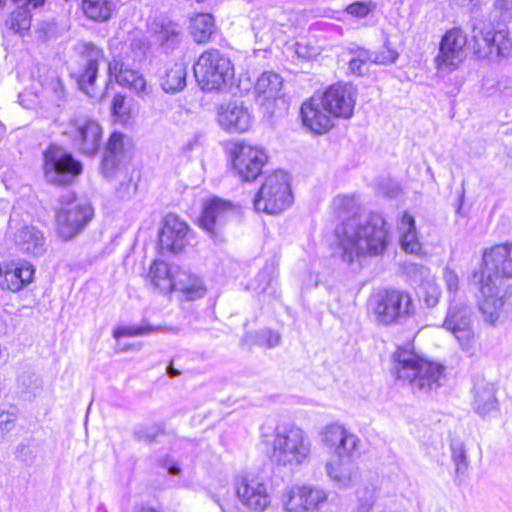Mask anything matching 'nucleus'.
I'll return each instance as SVG.
<instances>
[{"mask_svg":"<svg viewBox=\"0 0 512 512\" xmlns=\"http://www.w3.org/2000/svg\"><path fill=\"white\" fill-rule=\"evenodd\" d=\"M233 490L237 500L249 512H264L272 503L268 483L255 473H243L235 477Z\"/></svg>","mask_w":512,"mask_h":512,"instance_id":"6e6552de","label":"nucleus"},{"mask_svg":"<svg viewBox=\"0 0 512 512\" xmlns=\"http://www.w3.org/2000/svg\"><path fill=\"white\" fill-rule=\"evenodd\" d=\"M275 275L276 266L274 263H267L253 280L252 289L257 293H265L271 286Z\"/></svg>","mask_w":512,"mask_h":512,"instance_id":"79ce46f5","label":"nucleus"},{"mask_svg":"<svg viewBox=\"0 0 512 512\" xmlns=\"http://www.w3.org/2000/svg\"><path fill=\"white\" fill-rule=\"evenodd\" d=\"M135 512H162L157 508L150 505H140L136 508Z\"/></svg>","mask_w":512,"mask_h":512,"instance_id":"4d7b16f0","label":"nucleus"},{"mask_svg":"<svg viewBox=\"0 0 512 512\" xmlns=\"http://www.w3.org/2000/svg\"><path fill=\"white\" fill-rule=\"evenodd\" d=\"M474 277L503 286V280L512 278V244H498L483 253L482 265Z\"/></svg>","mask_w":512,"mask_h":512,"instance_id":"9d476101","label":"nucleus"},{"mask_svg":"<svg viewBox=\"0 0 512 512\" xmlns=\"http://www.w3.org/2000/svg\"><path fill=\"white\" fill-rule=\"evenodd\" d=\"M26 94L24 93H20L18 98H19V103L25 107V108H32L33 104H34V101L33 100H29L27 101L26 99Z\"/></svg>","mask_w":512,"mask_h":512,"instance_id":"6e6d98bb","label":"nucleus"},{"mask_svg":"<svg viewBox=\"0 0 512 512\" xmlns=\"http://www.w3.org/2000/svg\"><path fill=\"white\" fill-rule=\"evenodd\" d=\"M376 320L384 325L400 323L414 311L408 293L398 290H385L375 296L373 308Z\"/></svg>","mask_w":512,"mask_h":512,"instance_id":"9b49d317","label":"nucleus"},{"mask_svg":"<svg viewBox=\"0 0 512 512\" xmlns=\"http://www.w3.org/2000/svg\"><path fill=\"white\" fill-rule=\"evenodd\" d=\"M6 0H0V8H2L5 4Z\"/></svg>","mask_w":512,"mask_h":512,"instance_id":"680f3d73","label":"nucleus"},{"mask_svg":"<svg viewBox=\"0 0 512 512\" xmlns=\"http://www.w3.org/2000/svg\"><path fill=\"white\" fill-rule=\"evenodd\" d=\"M333 207L339 217L353 215L358 211V203L354 195H338L333 200Z\"/></svg>","mask_w":512,"mask_h":512,"instance_id":"37998d69","label":"nucleus"},{"mask_svg":"<svg viewBox=\"0 0 512 512\" xmlns=\"http://www.w3.org/2000/svg\"><path fill=\"white\" fill-rule=\"evenodd\" d=\"M38 81L41 85L40 97L59 107L65 99V89L56 71L47 70L39 75Z\"/></svg>","mask_w":512,"mask_h":512,"instance_id":"473e14b6","label":"nucleus"},{"mask_svg":"<svg viewBox=\"0 0 512 512\" xmlns=\"http://www.w3.org/2000/svg\"><path fill=\"white\" fill-rule=\"evenodd\" d=\"M267 159L262 148L237 143L232 152V168L241 181L252 182L261 174Z\"/></svg>","mask_w":512,"mask_h":512,"instance_id":"4468645a","label":"nucleus"},{"mask_svg":"<svg viewBox=\"0 0 512 512\" xmlns=\"http://www.w3.org/2000/svg\"><path fill=\"white\" fill-rule=\"evenodd\" d=\"M377 8V4L372 1H355L349 4L345 8V12L357 19H364L369 14L374 13Z\"/></svg>","mask_w":512,"mask_h":512,"instance_id":"a18cd8bd","label":"nucleus"},{"mask_svg":"<svg viewBox=\"0 0 512 512\" xmlns=\"http://www.w3.org/2000/svg\"><path fill=\"white\" fill-rule=\"evenodd\" d=\"M34 273V266L28 261H3L0 263V288L18 292L32 282Z\"/></svg>","mask_w":512,"mask_h":512,"instance_id":"aec40b11","label":"nucleus"},{"mask_svg":"<svg viewBox=\"0 0 512 512\" xmlns=\"http://www.w3.org/2000/svg\"><path fill=\"white\" fill-rule=\"evenodd\" d=\"M152 330V327L148 325L123 326L115 329L113 336L117 341H119V339L122 337L144 335L151 332Z\"/></svg>","mask_w":512,"mask_h":512,"instance_id":"de8ad7c7","label":"nucleus"},{"mask_svg":"<svg viewBox=\"0 0 512 512\" xmlns=\"http://www.w3.org/2000/svg\"><path fill=\"white\" fill-rule=\"evenodd\" d=\"M282 88V78L274 72H264L255 84V92L263 99L276 98Z\"/></svg>","mask_w":512,"mask_h":512,"instance_id":"58836bf2","label":"nucleus"},{"mask_svg":"<svg viewBox=\"0 0 512 512\" xmlns=\"http://www.w3.org/2000/svg\"><path fill=\"white\" fill-rule=\"evenodd\" d=\"M194 76L204 91L220 90L233 78L229 57L217 49L204 51L193 66Z\"/></svg>","mask_w":512,"mask_h":512,"instance_id":"39448f33","label":"nucleus"},{"mask_svg":"<svg viewBox=\"0 0 512 512\" xmlns=\"http://www.w3.org/2000/svg\"><path fill=\"white\" fill-rule=\"evenodd\" d=\"M468 48L478 59L497 60L512 53V38L508 30H496L494 25L481 18H472Z\"/></svg>","mask_w":512,"mask_h":512,"instance_id":"f03ea898","label":"nucleus"},{"mask_svg":"<svg viewBox=\"0 0 512 512\" xmlns=\"http://www.w3.org/2000/svg\"><path fill=\"white\" fill-rule=\"evenodd\" d=\"M109 77H114L116 82L133 90L139 97L150 96L152 87L137 70L132 69L120 56L114 57L108 65Z\"/></svg>","mask_w":512,"mask_h":512,"instance_id":"4be33fe9","label":"nucleus"},{"mask_svg":"<svg viewBox=\"0 0 512 512\" xmlns=\"http://www.w3.org/2000/svg\"><path fill=\"white\" fill-rule=\"evenodd\" d=\"M190 33L197 43H206L215 29L214 18L211 14H197L190 21Z\"/></svg>","mask_w":512,"mask_h":512,"instance_id":"4c0bfd02","label":"nucleus"},{"mask_svg":"<svg viewBox=\"0 0 512 512\" xmlns=\"http://www.w3.org/2000/svg\"><path fill=\"white\" fill-rule=\"evenodd\" d=\"M262 442L270 449L271 458L283 466L299 465L310 454L305 433L296 426L285 425L277 427L273 433H263Z\"/></svg>","mask_w":512,"mask_h":512,"instance_id":"7ed1b4c3","label":"nucleus"},{"mask_svg":"<svg viewBox=\"0 0 512 512\" xmlns=\"http://www.w3.org/2000/svg\"><path fill=\"white\" fill-rule=\"evenodd\" d=\"M495 7L504 19H512V0H495Z\"/></svg>","mask_w":512,"mask_h":512,"instance_id":"864d4df0","label":"nucleus"},{"mask_svg":"<svg viewBox=\"0 0 512 512\" xmlns=\"http://www.w3.org/2000/svg\"><path fill=\"white\" fill-rule=\"evenodd\" d=\"M248 348H275L280 342V335L270 329H262L255 333H247L243 339Z\"/></svg>","mask_w":512,"mask_h":512,"instance_id":"a19ab883","label":"nucleus"},{"mask_svg":"<svg viewBox=\"0 0 512 512\" xmlns=\"http://www.w3.org/2000/svg\"><path fill=\"white\" fill-rule=\"evenodd\" d=\"M177 268L163 260H155L147 275L151 287L163 294L173 291L176 285Z\"/></svg>","mask_w":512,"mask_h":512,"instance_id":"c756f323","label":"nucleus"},{"mask_svg":"<svg viewBox=\"0 0 512 512\" xmlns=\"http://www.w3.org/2000/svg\"><path fill=\"white\" fill-rule=\"evenodd\" d=\"M371 64L387 65L392 64L398 59V52L388 46H385L381 51H370Z\"/></svg>","mask_w":512,"mask_h":512,"instance_id":"49530a36","label":"nucleus"},{"mask_svg":"<svg viewBox=\"0 0 512 512\" xmlns=\"http://www.w3.org/2000/svg\"><path fill=\"white\" fill-rule=\"evenodd\" d=\"M468 46V37L460 28L448 30L440 42L436 63L439 69L454 70L465 58L464 47Z\"/></svg>","mask_w":512,"mask_h":512,"instance_id":"dca6fc26","label":"nucleus"},{"mask_svg":"<svg viewBox=\"0 0 512 512\" xmlns=\"http://www.w3.org/2000/svg\"><path fill=\"white\" fill-rule=\"evenodd\" d=\"M300 115L304 126L316 134L328 132L334 125L333 114L322 107L318 97H312L309 102L301 106Z\"/></svg>","mask_w":512,"mask_h":512,"instance_id":"cd10ccee","label":"nucleus"},{"mask_svg":"<svg viewBox=\"0 0 512 512\" xmlns=\"http://www.w3.org/2000/svg\"><path fill=\"white\" fill-rule=\"evenodd\" d=\"M178 374H179L178 372H175L172 368H170V375L171 376H176Z\"/></svg>","mask_w":512,"mask_h":512,"instance_id":"052dcab7","label":"nucleus"},{"mask_svg":"<svg viewBox=\"0 0 512 512\" xmlns=\"http://www.w3.org/2000/svg\"><path fill=\"white\" fill-rule=\"evenodd\" d=\"M8 234L16 249L22 254L38 257L46 250L44 234L33 225H14L10 219Z\"/></svg>","mask_w":512,"mask_h":512,"instance_id":"a211bd4d","label":"nucleus"},{"mask_svg":"<svg viewBox=\"0 0 512 512\" xmlns=\"http://www.w3.org/2000/svg\"><path fill=\"white\" fill-rule=\"evenodd\" d=\"M15 2H21L22 5L14 10L9 19L6 21V25L9 29L16 33H23L28 31L31 26V13L29 6L37 8L44 3V0H14Z\"/></svg>","mask_w":512,"mask_h":512,"instance_id":"f704fd0d","label":"nucleus"},{"mask_svg":"<svg viewBox=\"0 0 512 512\" xmlns=\"http://www.w3.org/2000/svg\"><path fill=\"white\" fill-rule=\"evenodd\" d=\"M443 279L447 286L448 292L455 295L459 286V278L456 272L449 268H445L443 271Z\"/></svg>","mask_w":512,"mask_h":512,"instance_id":"09e8293b","label":"nucleus"},{"mask_svg":"<svg viewBox=\"0 0 512 512\" xmlns=\"http://www.w3.org/2000/svg\"><path fill=\"white\" fill-rule=\"evenodd\" d=\"M381 190L385 196L390 198L396 197L401 191L399 184L390 180L382 182Z\"/></svg>","mask_w":512,"mask_h":512,"instance_id":"603ef678","label":"nucleus"},{"mask_svg":"<svg viewBox=\"0 0 512 512\" xmlns=\"http://www.w3.org/2000/svg\"><path fill=\"white\" fill-rule=\"evenodd\" d=\"M327 500L324 490L310 485H298L288 491L284 505L288 512H313Z\"/></svg>","mask_w":512,"mask_h":512,"instance_id":"f3484780","label":"nucleus"},{"mask_svg":"<svg viewBox=\"0 0 512 512\" xmlns=\"http://www.w3.org/2000/svg\"><path fill=\"white\" fill-rule=\"evenodd\" d=\"M234 212L235 207L232 202L216 196L208 198L202 205L200 227L215 243H223L225 241L223 227Z\"/></svg>","mask_w":512,"mask_h":512,"instance_id":"ddd939ff","label":"nucleus"},{"mask_svg":"<svg viewBox=\"0 0 512 512\" xmlns=\"http://www.w3.org/2000/svg\"><path fill=\"white\" fill-rule=\"evenodd\" d=\"M295 52L299 57H302V58L311 57V55L308 53L307 47L300 43L295 44Z\"/></svg>","mask_w":512,"mask_h":512,"instance_id":"5fc2aeb1","label":"nucleus"},{"mask_svg":"<svg viewBox=\"0 0 512 512\" xmlns=\"http://www.w3.org/2000/svg\"><path fill=\"white\" fill-rule=\"evenodd\" d=\"M83 70L78 75V84L81 90L91 97H97L94 84L98 73V62L103 58V52L92 43L82 46Z\"/></svg>","mask_w":512,"mask_h":512,"instance_id":"bb28decb","label":"nucleus"},{"mask_svg":"<svg viewBox=\"0 0 512 512\" xmlns=\"http://www.w3.org/2000/svg\"><path fill=\"white\" fill-rule=\"evenodd\" d=\"M65 134L72 146L86 156H95L102 145V127L96 120L88 117L71 119Z\"/></svg>","mask_w":512,"mask_h":512,"instance_id":"f8f14e48","label":"nucleus"},{"mask_svg":"<svg viewBox=\"0 0 512 512\" xmlns=\"http://www.w3.org/2000/svg\"><path fill=\"white\" fill-rule=\"evenodd\" d=\"M43 172L47 182L68 185L82 173V164L62 147L51 145L43 154Z\"/></svg>","mask_w":512,"mask_h":512,"instance_id":"1a4fd4ad","label":"nucleus"},{"mask_svg":"<svg viewBox=\"0 0 512 512\" xmlns=\"http://www.w3.org/2000/svg\"><path fill=\"white\" fill-rule=\"evenodd\" d=\"M115 7V0H82L81 3L84 15L96 22L109 20Z\"/></svg>","mask_w":512,"mask_h":512,"instance_id":"e433bc0d","label":"nucleus"},{"mask_svg":"<svg viewBox=\"0 0 512 512\" xmlns=\"http://www.w3.org/2000/svg\"><path fill=\"white\" fill-rule=\"evenodd\" d=\"M186 79L187 66L183 62H178L166 69L160 84L166 93H176L185 88Z\"/></svg>","mask_w":512,"mask_h":512,"instance_id":"c9c22d12","label":"nucleus"},{"mask_svg":"<svg viewBox=\"0 0 512 512\" xmlns=\"http://www.w3.org/2000/svg\"><path fill=\"white\" fill-rule=\"evenodd\" d=\"M348 70L351 74L362 76L369 70L370 62V51L356 47L348 50Z\"/></svg>","mask_w":512,"mask_h":512,"instance_id":"ea45409f","label":"nucleus"},{"mask_svg":"<svg viewBox=\"0 0 512 512\" xmlns=\"http://www.w3.org/2000/svg\"><path fill=\"white\" fill-rule=\"evenodd\" d=\"M6 331V324L3 321V319L0 317V334L5 333Z\"/></svg>","mask_w":512,"mask_h":512,"instance_id":"13d9d810","label":"nucleus"},{"mask_svg":"<svg viewBox=\"0 0 512 512\" xmlns=\"http://www.w3.org/2000/svg\"><path fill=\"white\" fill-rule=\"evenodd\" d=\"M132 157L130 139L123 133L114 132L110 135L102 160V173L111 177L116 170Z\"/></svg>","mask_w":512,"mask_h":512,"instance_id":"6ab92c4d","label":"nucleus"},{"mask_svg":"<svg viewBox=\"0 0 512 512\" xmlns=\"http://www.w3.org/2000/svg\"><path fill=\"white\" fill-rule=\"evenodd\" d=\"M143 55H144V52L140 49L138 50V52H136V56L139 58L142 57Z\"/></svg>","mask_w":512,"mask_h":512,"instance_id":"bf43d9fd","label":"nucleus"},{"mask_svg":"<svg viewBox=\"0 0 512 512\" xmlns=\"http://www.w3.org/2000/svg\"><path fill=\"white\" fill-rule=\"evenodd\" d=\"M341 258L352 263L362 256L382 254L388 245L386 221L379 213H371L363 224L343 222L335 229Z\"/></svg>","mask_w":512,"mask_h":512,"instance_id":"f257e3e1","label":"nucleus"},{"mask_svg":"<svg viewBox=\"0 0 512 512\" xmlns=\"http://www.w3.org/2000/svg\"><path fill=\"white\" fill-rule=\"evenodd\" d=\"M459 7L467 10L468 12H474L481 8L485 3V0H452Z\"/></svg>","mask_w":512,"mask_h":512,"instance_id":"3c124183","label":"nucleus"},{"mask_svg":"<svg viewBox=\"0 0 512 512\" xmlns=\"http://www.w3.org/2000/svg\"><path fill=\"white\" fill-rule=\"evenodd\" d=\"M444 327L452 332L463 349H467L473 339L471 309L466 305H451L444 321Z\"/></svg>","mask_w":512,"mask_h":512,"instance_id":"a878e982","label":"nucleus"},{"mask_svg":"<svg viewBox=\"0 0 512 512\" xmlns=\"http://www.w3.org/2000/svg\"><path fill=\"white\" fill-rule=\"evenodd\" d=\"M407 273L413 282L420 286L427 306H435L441 295V290L432 279L430 270L423 265L411 264L407 268Z\"/></svg>","mask_w":512,"mask_h":512,"instance_id":"7c9ffc66","label":"nucleus"},{"mask_svg":"<svg viewBox=\"0 0 512 512\" xmlns=\"http://www.w3.org/2000/svg\"><path fill=\"white\" fill-rule=\"evenodd\" d=\"M217 120L229 133H244L252 126L253 117L242 102L230 101L219 106Z\"/></svg>","mask_w":512,"mask_h":512,"instance_id":"b1692460","label":"nucleus"},{"mask_svg":"<svg viewBox=\"0 0 512 512\" xmlns=\"http://www.w3.org/2000/svg\"><path fill=\"white\" fill-rule=\"evenodd\" d=\"M473 282L478 285L482 295L479 302V309L482 312L485 320L490 324H495L505 309V300L501 296V285L491 281L483 280L480 277H472Z\"/></svg>","mask_w":512,"mask_h":512,"instance_id":"412c9836","label":"nucleus"},{"mask_svg":"<svg viewBox=\"0 0 512 512\" xmlns=\"http://www.w3.org/2000/svg\"><path fill=\"white\" fill-rule=\"evenodd\" d=\"M322 440L339 458L351 457L359 444L355 434L337 423L330 424L324 429Z\"/></svg>","mask_w":512,"mask_h":512,"instance_id":"393cba45","label":"nucleus"},{"mask_svg":"<svg viewBox=\"0 0 512 512\" xmlns=\"http://www.w3.org/2000/svg\"><path fill=\"white\" fill-rule=\"evenodd\" d=\"M394 362L396 378L411 384L421 391L438 389L445 378L446 368L438 362L422 357L419 354H411L409 358H400Z\"/></svg>","mask_w":512,"mask_h":512,"instance_id":"20e7f679","label":"nucleus"},{"mask_svg":"<svg viewBox=\"0 0 512 512\" xmlns=\"http://www.w3.org/2000/svg\"><path fill=\"white\" fill-rule=\"evenodd\" d=\"M112 111L113 114L118 117L125 116L128 111L125 107V97L121 94H116L112 101Z\"/></svg>","mask_w":512,"mask_h":512,"instance_id":"8fccbe9b","label":"nucleus"},{"mask_svg":"<svg viewBox=\"0 0 512 512\" xmlns=\"http://www.w3.org/2000/svg\"><path fill=\"white\" fill-rule=\"evenodd\" d=\"M182 293L186 300H196L206 295L207 288L203 280L196 274L177 268L175 289Z\"/></svg>","mask_w":512,"mask_h":512,"instance_id":"2f4dec72","label":"nucleus"},{"mask_svg":"<svg viewBox=\"0 0 512 512\" xmlns=\"http://www.w3.org/2000/svg\"><path fill=\"white\" fill-rule=\"evenodd\" d=\"M400 232L401 248L410 254H418L421 251L415 220L412 215L405 212L398 226Z\"/></svg>","mask_w":512,"mask_h":512,"instance_id":"72a5a7b5","label":"nucleus"},{"mask_svg":"<svg viewBox=\"0 0 512 512\" xmlns=\"http://www.w3.org/2000/svg\"><path fill=\"white\" fill-rule=\"evenodd\" d=\"M293 202L289 177L285 171L277 170L266 176L265 181L255 195L253 205L256 211L278 214Z\"/></svg>","mask_w":512,"mask_h":512,"instance_id":"423d86ee","label":"nucleus"},{"mask_svg":"<svg viewBox=\"0 0 512 512\" xmlns=\"http://www.w3.org/2000/svg\"><path fill=\"white\" fill-rule=\"evenodd\" d=\"M322 107L334 117L348 119L353 115L356 92L348 83L331 85L322 96L318 97Z\"/></svg>","mask_w":512,"mask_h":512,"instance_id":"2eb2a0df","label":"nucleus"},{"mask_svg":"<svg viewBox=\"0 0 512 512\" xmlns=\"http://www.w3.org/2000/svg\"><path fill=\"white\" fill-rule=\"evenodd\" d=\"M190 228L176 214H167L159 234V243L162 250L178 253L189 242Z\"/></svg>","mask_w":512,"mask_h":512,"instance_id":"5701e85b","label":"nucleus"},{"mask_svg":"<svg viewBox=\"0 0 512 512\" xmlns=\"http://www.w3.org/2000/svg\"><path fill=\"white\" fill-rule=\"evenodd\" d=\"M60 204L56 213L57 232L63 240H70L92 220L94 209L70 192L61 197Z\"/></svg>","mask_w":512,"mask_h":512,"instance_id":"0eeeda50","label":"nucleus"},{"mask_svg":"<svg viewBox=\"0 0 512 512\" xmlns=\"http://www.w3.org/2000/svg\"><path fill=\"white\" fill-rule=\"evenodd\" d=\"M151 32L153 41L165 53L177 49L183 39L181 26L169 19L155 21L152 24Z\"/></svg>","mask_w":512,"mask_h":512,"instance_id":"c85d7f7f","label":"nucleus"},{"mask_svg":"<svg viewBox=\"0 0 512 512\" xmlns=\"http://www.w3.org/2000/svg\"><path fill=\"white\" fill-rule=\"evenodd\" d=\"M18 422V410L10 405L8 408L0 407V437H4L14 430Z\"/></svg>","mask_w":512,"mask_h":512,"instance_id":"c03bdc74","label":"nucleus"}]
</instances>
